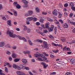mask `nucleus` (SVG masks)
I'll return each mask as SVG.
<instances>
[{"label":"nucleus","instance_id":"nucleus-1","mask_svg":"<svg viewBox=\"0 0 75 75\" xmlns=\"http://www.w3.org/2000/svg\"><path fill=\"white\" fill-rule=\"evenodd\" d=\"M6 33L7 34L9 35L10 37H12V38H17V37H18L20 40H23V37H21V36L19 35L17 36L15 34H13V31H8L6 32Z\"/></svg>","mask_w":75,"mask_h":75},{"label":"nucleus","instance_id":"nucleus-2","mask_svg":"<svg viewBox=\"0 0 75 75\" xmlns=\"http://www.w3.org/2000/svg\"><path fill=\"white\" fill-rule=\"evenodd\" d=\"M39 56H40L41 57L43 58V60H47V57H45V56L44 55H43V54H34V57L36 58H37L38 57H39Z\"/></svg>","mask_w":75,"mask_h":75},{"label":"nucleus","instance_id":"nucleus-3","mask_svg":"<svg viewBox=\"0 0 75 75\" xmlns=\"http://www.w3.org/2000/svg\"><path fill=\"white\" fill-rule=\"evenodd\" d=\"M43 44H44V46L43 45H42V48H46L47 50H48L49 49V47H48V45L47 43V42L45 41L43 42Z\"/></svg>","mask_w":75,"mask_h":75},{"label":"nucleus","instance_id":"nucleus-4","mask_svg":"<svg viewBox=\"0 0 75 75\" xmlns=\"http://www.w3.org/2000/svg\"><path fill=\"white\" fill-rule=\"evenodd\" d=\"M54 26L53 25H51V27L50 28H49L48 29V30L49 32H52V31H53V30H54Z\"/></svg>","mask_w":75,"mask_h":75},{"label":"nucleus","instance_id":"nucleus-5","mask_svg":"<svg viewBox=\"0 0 75 75\" xmlns=\"http://www.w3.org/2000/svg\"><path fill=\"white\" fill-rule=\"evenodd\" d=\"M11 10L12 11V12H13L14 13L13 15L15 16H17V11H14L13 9H11Z\"/></svg>","mask_w":75,"mask_h":75},{"label":"nucleus","instance_id":"nucleus-6","mask_svg":"<svg viewBox=\"0 0 75 75\" xmlns=\"http://www.w3.org/2000/svg\"><path fill=\"white\" fill-rule=\"evenodd\" d=\"M57 11H54L52 12V14H53V15L57 16L58 15V13H57Z\"/></svg>","mask_w":75,"mask_h":75},{"label":"nucleus","instance_id":"nucleus-7","mask_svg":"<svg viewBox=\"0 0 75 75\" xmlns=\"http://www.w3.org/2000/svg\"><path fill=\"white\" fill-rule=\"evenodd\" d=\"M28 21H31L33 20V17H28L27 18Z\"/></svg>","mask_w":75,"mask_h":75},{"label":"nucleus","instance_id":"nucleus-8","mask_svg":"<svg viewBox=\"0 0 75 75\" xmlns=\"http://www.w3.org/2000/svg\"><path fill=\"white\" fill-rule=\"evenodd\" d=\"M71 63H72V64H75V59H72L70 60Z\"/></svg>","mask_w":75,"mask_h":75},{"label":"nucleus","instance_id":"nucleus-9","mask_svg":"<svg viewBox=\"0 0 75 75\" xmlns=\"http://www.w3.org/2000/svg\"><path fill=\"white\" fill-rule=\"evenodd\" d=\"M4 45V43L3 42H0V47H3Z\"/></svg>","mask_w":75,"mask_h":75},{"label":"nucleus","instance_id":"nucleus-10","mask_svg":"<svg viewBox=\"0 0 75 75\" xmlns=\"http://www.w3.org/2000/svg\"><path fill=\"white\" fill-rule=\"evenodd\" d=\"M11 21L10 20H8L7 21L8 25H9L10 26H11Z\"/></svg>","mask_w":75,"mask_h":75},{"label":"nucleus","instance_id":"nucleus-11","mask_svg":"<svg viewBox=\"0 0 75 75\" xmlns=\"http://www.w3.org/2000/svg\"><path fill=\"white\" fill-rule=\"evenodd\" d=\"M21 1L22 3H24L25 4H28V2L27 1L25 0H22Z\"/></svg>","mask_w":75,"mask_h":75},{"label":"nucleus","instance_id":"nucleus-12","mask_svg":"<svg viewBox=\"0 0 75 75\" xmlns=\"http://www.w3.org/2000/svg\"><path fill=\"white\" fill-rule=\"evenodd\" d=\"M22 61L23 64H26L27 62V60L24 59H23L22 60Z\"/></svg>","mask_w":75,"mask_h":75},{"label":"nucleus","instance_id":"nucleus-13","mask_svg":"<svg viewBox=\"0 0 75 75\" xmlns=\"http://www.w3.org/2000/svg\"><path fill=\"white\" fill-rule=\"evenodd\" d=\"M11 56L13 58H16L17 57L16 54L14 53H13Z\"/></svg>","mask_w":75,"mask_h":75},{"label":"nucleus","instance_id":"nucleus-14","mask_svg":"<svg viewBox=\"0 0 75 75\" xmlns=\"http://www.w3.org/2000/svg\"><path fill=\"white\" fill-rule=\"evenodd\" d=\"M20 67L22 69H24L25 66H24V64H21L20 65Z\"/></svg>","mask_w":75,"mask_h":75},{"label":"nucleus","instance_id":"nucleus-15","mask_svg":"<svg viewBox=\"0 0 75 75\" xmlns=\"http://www.w3.org/2000/svg\"><path fill=\"white\" fill-rule=\"evenodd\" d=\"M9 63L7 62H5L4 63V67H6V65L8 66V65H9Z\"/></svg>","mask_w":75,"mask_h":75},{"label":"nucleus","instance_id":"nucleus-16","mask_svg":"<svg viewBox=\"0 0 75 75\" xmlns=\"http://www.w3.org/2000/svg\"><path fill=\"white\" fill-rule=\"evenodd\" d=\"M16 7L17 8L20 9V8H21V6H20V5H19V4H18L16 5Z\"/></svg>","mask_w":75,"mask_h":75},{"label":"nucleus","instance_id":"nucleus-17","mask_svg":"<svg viewBox=\"0 0 75 75\" xmlns=\"http://www.w3.org/2000/svg\"><path fill=\"white\" fill-rule=\"evenodd\" d=\"M20 61V59H15L14 60V61L15 62H18V61Z\"/></svg>","mask_w":75,"mask_h":75},{"label":"nucleus","instance_id":"nucleus-18","mask_svg":"<svg viewBox=\"0 0 75 75\" xmlns=\"http://www.w3.org/2000/svg\"><path fill=\"white\" fill-rule=\"evenodd\" d=\"M23 27H24V28H23V30L24 31H26L27 30V27H26V26L25 25H23Z\"/></svg>","mask_w":75,"mask_h":75},{"label":"nucleus","instance_id":"nucleus-19","mask_svg":"<svg viewBox=\"0 0 75 75\" xmlns=\"http://www.w3.org/2000/svg\"><path fill=\"white\" fill-rule=\"evenodd\" d=\"M70 6L71 7H74V3L73 2H71L69 3Z\"/></svg>","mask_w":75,"mask_h":75},{"label":"nucleus","instance_id":"nucleus-20","mask_svg":"<svg viewBox=\"0 0 75 75\" xmlns=\"http://www.w3.org/2000/svg\"><path fill=\"white\" fill-rule=\"evenodd\" d=\"M28 12V14L29 15H32V14H33V11H29Z\"/></svg>","mask_w":75,"mask_h":75},{"label":"nucleus","instance_id":"nucleus-21","mask_svg":"<svg viewBox=\"0 0 75 75\" xmlns=\"http://www.w3.org/2000/svg\"><path fill=\"white\" fill-rule=\"evenodd\" d=\"M32 20H33L34 22H35V21L37 20V18H33Z\"/></svg>","mask_w":75,"mask_h":75},{"label":"nucleus","instance_id":"nucleus-22","mask_svg":"<svg viewBox=\"0 0 75 75\" xmlns=\"http://www.w3.org/2000/svg\"><path fill=\"white\" fill-rule=\"evenodd\" d=\"M66 75H72V73L70 72H67L66 74Z\"/></svg>","mask_w":75,"mask_h":75},{"label":"nucleus","instance_id":"nucleus-23","mask_svg":"<svg viewBox=\"0 0 75 75\" xmlns=\"http://www.w3.org/2000/svg\"><path fill=\"white\" fill-rule=\"evenodd\" d=\"M22 72H21L20 71H18L16 72V74L18 75H20L22 73Z\"/></svg>","mask_w":75,"mask_h":75},{"label":"nucleus","instance_id":"nucleus-24","mask_svg":"<svg viewBox=\"0 0 75 75\" xmlns=\"http://www.w3.org/2000/svg\"><path fill=\"white\" fill-rule=\"evenodd\" d=\"M13 68H15V69H16L17 68V66L16 65V64H13Z\"/></svg>","mask_w":75,"mask_h":75},{"label":"nucleus","instance_id":"nucleus-25","mask_svg":"<svg viewBox=\"0 0 75 75\" xmlns=\"http://www.w3.org/2000/svg\"><path fill=\"white\" fill-rule=\"evenodd\" d=\"M58 14H59V16H58L59 18H61V16H62V14H61V13L59 12Z\"/></svg>","mask_w":75,"mask_h":75},{"label":"nucleus","instance_id":"nucleus-26","mask_svg":"<svg viewBox=\"0 0 75 75\" xmlns=\"http://www.w3.org/2000/svg\"><path fill=\"white\" fill-rule=\"evenodd\" d=\"M28 42L29 43V44L30 45H33V43H32V42L31 41H30V40H28Z\"/></svg>","mask_w":75,"mask_h":75},{"label":"nucleus","instance_id":"nucleus-27","mask_svg":"<svg viewBox=\"0 0 75 75\" xmlns=\"http://www.w3.org/2000/svg\"><path fill=\"white\" fill-rule=\"evenodd\" d=\"M36 11L37 12V13H39L40 12V9L38 8H36Z\"/></svg>","mask_w":75,"mask_h":75},{"label":"nucleus","instance_id":"nucleus-28","mask_svg":"<svg viewBox=\"0 0 75 75\" xmlns=\"http://www.w3.org/2000/svg\"><path fill=\"white\" fill-rule=\"evenodd\" d=\"M13 4L14 6H16H16H17V4H18L17 2H15L13 3Z\"/></svg>","mask_w":75,"mask_h":75},{"label":"nucleus","instance_id":"nucleus-29","mask_svg":"<svg viewBox=\"0 0 75 75\" xmlns=\"http://www.w3.org/2000/svg\"><path fill=\"white\" fill-rule=\"evenodd\" d=\"M5 47H6V48H10L11 46H10V45L8 44L5 46Z\"/></svg>","mask_w":75,"mask_h":75},{"label":"nucleus","instance_id":"nucleus-30","mask_svg":"<svg viewBox=\"0 0 75 75\" xmlns=\"http://www.w3.org/2000/svg\"><path fill=\"white\" fill-rule=\"evenodd\" d=\"M38 60L39 61H43L42 59L40 57L38 58Z\"/></svg>","mask_w":75,"mask_h":75},{"label":"nucleus","instance_id":"nucleus-31","mask_svg":"<svg viewBox=\"0 0 75 75\" xmlns=\"http://www.w3.org/2000/svg\"><path fill=\"white\" fill-rule=\"evenodd\" d=\"M61 40L63 42H65V38H61Z\"/></svg>","mask_w":75,"mask_h":75},{"label":"nucleus","instance_id":"nucleus-32","mask_svg":"<svg viewBox=\"0 0 75 75\" xmlns=\"http://www.w3.org/2000/svg\"><path fill=\"white\" fill-rule=\"evenodd\" d=\"M55 24H59V21H57V20H55Z\"/></svg>","mask_w":75,"mask_h":75},{"label":"nucleus","instance_id":"nucleus-33","mask_svg":"<svg viewBox=\"0 0 75 75\" xmlns=\"http://www.w3.org/2000/svg\"><path fill=\"white\" fill-rule=\"evenodd\" d=\"M5 71L7 73H8V69H7V67H5Z\"/></svg>","mask_w":75,"mask_h":75},{"label":"nucleus","instance_id":"nucleus-34","mask_svg":"<svg viewBox=\"0 0 75 75\" xmlns=\"http://www.w3.org/2000/svg\"><path fill=\"white\" fill-rule=\"evenodd\" d=\"M42 53L43 54H44V55H45V56H46V57H48L49 55L48 54L45 52H43Z\"/></svg>","mask_w":75,"mask_h":75},{"label":"nucleus","instance_id":"nucleus-35","mask_svg":"<svg viewBox=\"0 0 75 75\" xmlns=\"http://www.w3.org/2000/svg\"><path fill=\"white\" fill-rule=\"evenodd\" d=\"M47 19L48 21H52L53 20L52 19H51V18H48Z\"/></svg>","mask_w":75,"mask_h":75},{"label":"nucleus","instance_id":"nucleus-36","mask_svg":"<svg viewBox=\"0 0 75 75\" xmlns=\"http://www.w3.org/2000/svg\"><path fill=\"white\" fill-rule=\"evenodd\" d=\"M59 51L58 50H53L52 52H54V53H57V52H58Z\"/></svg>","mask_w":75,"mask_h":75},{"label":"nucleus","instance_id":"nucleus-37","mask_svg":"<svg viewBox=\"0 0 75 75\" xmlns=\"http://www.w3.org/2000/svg\"><path fill=\"white\" fill-rule=\"evenodd\" d=\"M70 24H72V25H75V22H71Z\"/></svg>","mask_w":75,"mask_h":75},{"label":"nucleus","instance_id":"nucleus-38","mask_svg":"<svg viewBox=\"0 0 75 75\" xmlns=\"http://www.w3.org/2000/svg\"><path fill=\"white\" fill-rule=\"evenodd\" d=\"M24 69H26V70H27L28 71V70L30 69L28 67H25Z\"/></svg>","mask_w":75,"mask_h":75},{"label":"nucleus","instance_id":"nucleus-39","mask_svg":"<svg viewBox=\"0 0 75 75\" xmlns=\"http://www.w3.org/2000/svg\"><path fill=\"white\" fill-rule=\"evenodd\" d=\"M39 33L40 34L42 35H44V33L43 32H39Z\"/></svg>","mask_w":75,"mask_h":75},{"label":"nucleus","instance_id":"nucleus-40","mask_svg":"<svg viewBox=\"0 0 75 75\" xmlns=\"http://www.w3.org/2000/svg\"><path fill=\"white\" fill-rule=\"evenodd\" d=\"M37 42H41V43L42 42V41L41 40H37Z\"/></svg>","mask_w":75,"mask_h":75},{"label":"nucleus","instance_id":"nucleus-41","mask_svg":"<svg viewBox=\"0 0 75 75\" xmlns=\"http://www.w3.org/2000/svg\"><path fill=\"white\" fill-rule=\"evenodd\" d=\"M64 28H67L68 27V25H67V24H65L64 26Z\"/></svg>","mask_w":75,"mask_h":75},{"label":"nucleus","instance_id":"nucleus-42","mask_svg":"<svg viewBox=\"0 0 75 75\" xmlns=\"http://www.w3.org/2000/svg\"><path fill=\"white\" fill-rule=\"evenodd\" d=\"M68 6V4L67 3H66L64 4V6L65 7H67Z\"/></svg>","mask_w":75,"mask_h":75},{"label":"nucleus","instance_id":"nucleus-43","mask_svg":"<svg viewBox=\"0 0 75 75\" xmlns=\"http://www.w3.org/2000/svg\"><path fill=\"white\" fill-rule=\"evenodd\" d=\"M32 72L34 74H37V71L35 70L32 71Z\"/></svg>","mask_w":75,"mask_h":75},{"label":"nucleus","instance_id":"nucleus-44","mask_svg":"<svg viewBox=\"0 0 75 75\" xmlns=\"http://www.w3.org/2000/svg\"><path fill=\"white\" fill-rule=\"evenodd\" d=\"M22 40H23V41L25 42H27V40H26V39H25V38H24V37H23Z\"/></svg>","mask_w":75,"mask_h":75},{"label":"nucleus","instance_id":"nucleus-45","mask_svg":"<svg viewBox=\"0 0 75 75\" xmlns=\"http://www.w3.org/2000/svg\"><path fill=\"white\" fill-rule=\"evenodd\" d=\"M59 21L61 23H64V22H63V21L62 20V19H59Z\"/></svg>","mask_w":75,"mask_h":75},{"label":"nucleus","instance_id":"nucleus-46","mask_svg":"<svg viewBox=\"0 0 75 75\" xmlns=\"http://www.w3.org/2000/svg\"><path fill=\"white\" fill-rule=\"evenodd\" d=\"M43 33H48V30H44L43 31Z\"/></svg>","mask_w":75,"mask_h":75},{"label":"nucleus","instance_id":"nucleus-47","mask_svg":"<svg viewBox=\"0 0 75 75\" xmlns=\"http://www.w3.org/2000/svg\"><path fill=\"white\" fill-rule=\"evenodd\" d=\"M44 21V19H40V23H43V21Z\"/></svg>","mask_w":75,"mask_h":75},{"label":"nucleus","instance_id":"nucleus-48","mask_svg":"<svg viewBox=\"0 0 75 75\" xmlns=\"http://www.w3.org/2000/svg\"><path fill=\"white\" fill-rule=\"evenodd\" d=\"M41 64L42 65H43V66L46 65L45 63L44 62H42L41 63Z\"/></svg>","mask_w":75,"mask_h":75},{"label":"nucleus","instance_id":"nucleus-49","mask_svg":"<svg viewBox=\"0 0 75 75\" xmlns=\"http://www.w3.org/2000/svg\"><path fill=\"white\" fill-rule=\"evenodd\" d=\"M36 25H40V23L39 22H37L36 23Z\"/></svg>","mask_w":75,"mask_h":75},{"label":"nucleus","instance_id":"nucleus-50","mask_svg":"<svg viewBox=\"0 0 75 75\" xmlns=\"http://www.w3.org/2000/svg\"><path fill=\"white\" fill-rule=\"evenodd\" d=\"M6 53L7 54H8V55H10L11 54V53L8 51H7Z\"/></svg>","mask_w":75,"mask_h":75},{"label":"nucleus","instance_id":"nucleus-51","mask_svg":"<svg viewBox=\"0 0 75 75\" xmlns=\"http://www.w3.org/2000/svg\"><path fill=\"white\" fill-rule=\"evenodd\" d=\"M52 45H54V46H58V44H55V43H53V42L52 43Z\"/></svg>","mask_w":75,"mask_h":75},{"label":"nucleus","instance_id":"nucleus-52","mask_svg":"<svg viewBox=\"0 0 75 75\" xmlns=\"http://www.w3.org/2000/svg\"><path fill=\"white\" fill-rule=\"evenodd\" d=\"M49 37L50 38H52V39H54V37H52V35H50V36H49Z\"/></svg>","mask_w":75,"mask_h":75},{"label":"nucleus","instance_id":"nucleus-53","mask_svg":"<svg viewBox=\"0 0 75 75\" xmlns=\"http://www.w3.org/2000/svg\"><path fill=\"white\" fill-rule=\"evenodd\" d=\"M12 57H9V60L10 61H12Z\"/></svg>","mask_w":75,"mask_h":75},{"label":"nucleus","instance_id":"nucleus-54","mask_svg":"<svg viewBox=\"0 0 75 75\" xmlns=\"http://www.w3.org/2000/svg\"><path fill=\"white\" fill-rule=\"evenodd\" d=\"M2 20H5V21H6V18L5 17H3L2 18Z\"/></svg>","mask_w":75,"mask_h":75},{"label":"nucleus","instance_id":"nucleus-55","mask_svg":"<svg viewBox=\"0 0 75 75\" xmlns=\"http://www.w3.org/2000/svg\"><path fill=\"white\" fill-rule=\"evenodd\" d=\"M50 57H51V58H54V55L52 54H50Z\"/></svg>","mask_w":75,"mask_h":75},{"label":"nucleus","instance_id":"nucleus-56","mask_svg":"<svg viewBox=\"0 0 75 75\" xmlns=\"http://www.w3.org/2000/svg\"><path fill=\"white\" fill-rule=\"evenodd\" d=\"M23 7H28V5H27V4H25V5L23 6Z\"/></svg>","mask_w":75,"mask_h":75},{"label":"nucleus","instance_id":"nucleus-57","mask_svg":"<svg viewBox=\"0 0 75 75\" xmlns=\"http://www.w3.org/2000/svg\"><path fill=\"white\" fill-rule=\"evenodd\" d=\"M45 28L49 29V25H45Z\"/></svg>","mask_w":75,"mask_h":75},{"label":"nucleus","instance_id":"nucleus-58","mask_svg":"<svg viewBox=\"0 0 75 75\" xmlns=\"http://www.w3.org/2000/svg\"><path fill=\"white\" fill-rule=\"evenodd\" d=\"M25 17H28V16H29V13H26L25 15Z\"/></svg>","mask_w":75,"mask_h":75},{"label":"nucleus","instance_id":"nucleus-59","mask_svg":"<svg viewBox=\"0 0 75 75\" xmlns=\"http://www.w3.org/2000/svg\"><path fill=\"white\" fill-rule=\"evenodd\" d=\"M66 51H70V48L69 47L66 48Z\"/></svg>","mask_w":75,"mask_h":75},{"label":"nucleus","instance_id":"nucleus-60","mask_svg":"<svg viewBox=\"0 0 75 75\" xmlns=\"http://www.w3.org/2000/svg\"><path fill=\"white\" fill-rule=\"evenodd\" d=\"M71 9H72V10H74V11H75V7L73 6L71 7Z\"/></svg>","mask_w":75,"mask_h":75},{"label":"nucleus","instance_id":"nucleus-61","mask_svg":"<svg viewBox=\"0 0 75 75\" xmlns=\"http://www.w3.org/2000/svg\"><path fill=\"white\" fill-rule=\"evenodd\" d=\"M68 23H70L71 24V22L70 21V20L69 19H67V20Z\"/></svg>","mask_w":75,"mask_h":75},{"label":"nucleus","instance_id":"nucleus-62","mask_svg":"<svg viewBox=\"0 0 75 75\" xmlns=\"http://www.w3.org/2000/svg\"><path fill=\"white\" fill-rule=\"evenodd\" d=\"M3 9V6H2V5L0 4V10H1Z\"/></svg>","mask_w":75,"mask_h":75},{"label":"nucleus","instance_id":"nucleus-63","mask_svg":"<svg viewBox=\"0 0 75 75\" xmlns=\"http://www.w3.org/2000/svg\"><path fill=\"white\" fill-rule=\"evenodd\" d=\"M27 31L28 33H30V29L28 28L27 29Z\"/></svg>","mask_w":75,"mask_h":75},{"label":"nucleus","instance_id":"nucleus-64","mask_svg":"<svg viewBox=\"0 0 75 75\" xmlns=\"http://www.w3.org/2000/svg\"><path fill=\"white\" fill-rule=\"evenodd\" d=\"M66 49H67V47L65 46L64 47V48L63 49V50L64 51H65V50H66Z\"/></svg>","mask_w":75,"mask_h":75}]
</instances>
